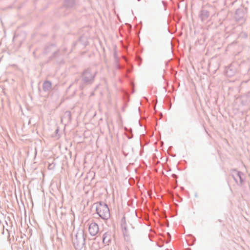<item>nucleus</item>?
Here are the masks:
<instances>
[{"mask_svg": "<svg viewBox=\"0 0 250 250\" xmlns=\"http://www.w3.org/2000/svg\"><path fill=\"white\" fill-rule=\"evenodd\" d=\"M88 231L92 236L96 235L99 232V227L97 224L92 222L89 225Z\"/></svg>", "mask_w": 250, "mask_h": 250, "instance_id": "2", "label": "nucleus"}, {"mask_svg": "<svg viewBox=\"0 0 250 250\" xmlns=\"http://www.w3.org/2000/svg\"><path fill=\"white\" fill-rule=\"evenodd\" d=\"M96 211L99 216L103 219H107L109 217V210L105 204L98 203L96 206Z\"/></svg>", "mask_w": 250, "mask_h": 250, "instance_id": "1", "label": "nucleus"}, {"mask_svg": "<svg viewBox=\"0 0 250 250\" xmlns=\"http://www.w3.org/2000/svg\"><path fill=\"white\" fill-rule=\"evenodd\" d=\"M51 85V83L49 82H46L43 84L44 86H47L48 87H50Z\"/></svg>", "mask_w": 250, "mask_h": 250, "instance_id": "4", "label": "nucleus"}, {"mask_svg": "<svg viewBox=\"0 0 250 250\" xmlns=\"http://www.w3.org/2000/svg\"><path fill=\"white\" fill-rule=\"evenodd\" d=\"M105 239H106V236H105V235H104L103 240V241L104 243H105Z\"/></svg>", "mask_w": 250, "mask_h": 250, "instance_id": "5", "label": "nucleus"}, {"mask_svg": "<svg viewBox=\"0 0 250 250\" xmlns=\"http://www.w3.org/2000/svg\"><path fill=\"white\" fill-rule=\"evenodd\" d=\"M125 224H126L125 218V217L124 216V217H123V218L122 219V225L123 227L125 228Z\"/></svg>", "mask_w": 250, "mask_h": 250, "instance_id": "3", "label": "nucleus"}]
</instances>
